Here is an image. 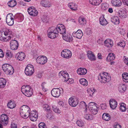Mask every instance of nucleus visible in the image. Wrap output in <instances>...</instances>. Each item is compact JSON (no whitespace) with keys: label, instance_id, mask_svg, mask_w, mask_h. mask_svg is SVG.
Wrapping results in <instances>:
<instances>
[{"label":"nucleus","instance_id":"nucleus-22","mask_svg":"<svg viewBox=\"0 0 128 128\" xmlns=\"http://www.w3.org/2000/svg\"><path fill=\"white\" fill-rule=\"evenodd\" d=\"M104 44L108 48H111L113 46V42L110 39H108L104 41Z\"/></svg>","mask_w":128,"mask_h":128},{"label":"nucleus","instance_id":"nucleus-10","mask_svg":"<svg viewBox=\"0 0 128 128\" xmlns=\"http://www.w3.org/2000/svg\"><path fill=\"white\" fill-rule=\"evenodd\" d=\"M13 16V14L11 13L8 14L7 15L6 18V22L8 25L12 26L14 24Z\"/></svg>","mask_w":128,"mask_h":128},{"label":"nucleus","instance_id":"nucleus-23","mask_svg":"<svg viewBox=\"0 0 128 128\" xmlns=\"http://www.w3.org/2000/svg\"><path fill=\"white\" fill-rule=\"evenodd\" d=\"M111 2L112 5L115 7H120L122 4L120 0H112Z\"/></svg>","mask_w":128,"mask_h":128},{"label":"nucleus","instance_id":"nucleus-54","mask_svg":"<svg viewBox=\"0 0 128 128\" xmlns=\"http://www.w3.org/2000/svg\"><path fill=\"white\" fill-rule=\"evenodd\" d=\"M53 110L54 112L56 113L60 114L61 112L60 110L56 107L55 108H53Z\"/></svg>","mask_w":128,"mask_h":128},{"label":"nucleus","instance_id":"nucleus-39","mask_svg":"<svg viewBox=\"0 0 128 128\" xmlns=\"http://www.w3.org/2000/svg\"><path fill=\"white\" fill-rule=\"evenodd\" d=\"M8 5L9 7H13L16 5V2L14 0H11L8 3Z\"/></svg>","mask_w":128,"mask_h":128},{"label":"nucleus","instance_id":"nucleus-36","mask_svg":"<svg viewBox=\"0 0 128 128\" xmlns=\"http://www.w3.org/2000/svg\"><path fill=\"white\" fill-rule=\"evenodd\" d=\"M123 81L125 82H128V73L124 72L122 74Z\"/></svg>","mask_w":128,"mask_h":128},{"label":"nucleus","instance_id":"nucleus-62","mask_svg":"<svg viewBox=\"0 0 128 128\" xmlns=\"http://www.w3.org/2000/svg\"><path fill=\"white\" fill-rule=\"evenodd\" d=\"M124 62L128 66V58H125L124 59Z\"/></svg>","mask_w":128,"mask_h":128},{"label":"nucleus","instance_id":"nucleus-4","mask_svg":"<svg viewBox=\"0 0 128 128\" xmlns=\"http://www.w3.org/2000/svg\"><path fill=\"white\" fill-rule=\"evenodd\" d=\"M63 93V89L61 88H53L51 91V94L52 96L55 98H58L61 94Z\"/></svg>","mask_w":128,"mask_h":128},{"label":"nucleus","instance_id":"nucleus-3","mask_svg":"<svg viewBox=\"0 0 128 128\" xmlns=\"http://www.w3.org/2000/svg\"><path fill=\"white\" fill-rule=\"evenodd\" d=\"M96 105L94 102H90L88 104V108L89 110L92 114L94 115L96 114L98 112V107Z\"/></svg>","mask_w":128,"mask_h":128},{"label":"nucleus","instance_id":"nucleus-13","mask_svg":"<svg viewBox=\"0 0 128 128\" xmlns=\"http://www.w3.org/2000/svg\"><path fill=\"white\" fill-rule=\"evenodd\" d=\"M28 12L30 16H35L38 15V11L33 6L29 7L28 9Z\"/></svg>","mask_w":128,"mask_h":128},{"label":"nucleus","instance_id":"nucleus-51","mask_svg":"<svg viewBox=\"0 0 128 128\" xmlns=\"http://www.w3.org/2000/svg\"><path fill=\"white\" fill-rule=\"evenodd\" d=\"M26 113L25 112H23L22 111L20 110V114L21 116L23 118H27L28 116H27Z\"/></svg>","mask_w":128,"mask_h":128},{"label":"nucleus","instance_id":"nucleus-47","mask_svg":"<svg viewBox=\"0 0 128 128\" xmlns=\"http://www.w3.org/2000/svg\"><path fill=\"white\" fill-rule=\"evenodd\" d=\"M38 128H47L46 124L43 122H41L38 125Z\"/></svg>","mask_w":128,"mask_h":128},{"label":"nucleus","instance_id":"nucleus-9","mask_svg":"<svg viewBox=\"0 0 128 128\" xmlns=\"http://www.w3.org/2000/svg\"><path fill=\"white\" fill-rule=\"evenodd\" d=\"M61 55L63 58H69L72 56V53L71 51L70 50L68 49H65L62 52Z\"/></svg>","mask_w":128,"mask_h":128},{"label":"nucleus","instance_id":"nucleus-12","mask_svg":"<svg viewBox=\"0 0 128 128\" xmlns=\"http://www.w3.org/2000/svg\"><path fill=\"white\" fill-rule=\"evenodd\" d=\"M36 61L38 63L43 64L46 63L47 59L45 56H40L37 58Z\"/></svg>","mask_w":128,"mask_h":128},{"label":"nucleus","instance_id":"nucleus-56","mask_svg":"<svg viewBox=\"0 0 128 128\" xmlns=\"http://www.w3.org/2000/svg\"><path fill=\"white\" fill-rule=\"evenodd\" d=\"M45 84V82H43L42 84V90L44 92H46V89L44 88V85Z\"/></svg>","mask_w":128,"mask_h":128},{"label":"nucleus","instance_id":"nucleus-52","mask_svg":"<svg viewBox=\"0 0 128 128\" xmlns=\"http://www.w3.org/2000/svg\"><path fill=\"white\" fill-rule=\"evenodd\" d=\"M38 116V114L36 111V110H34L33 111H32L31 113H30V115L29 116ZM29 116V115H28Z\"/></svg>","mask_w":128,"mask_h":128},{"label":"nucleus","instance_id":"nucleus-1","mask_svg":"<svg viewBox=\"0 0 128 128\" xmlns=\"http://www.w3.org/2000/svg\"><path fill=\"white\" fill-rule=\"evenodd\" d=\"M32 89L29 85H24L22 87V92L27 97H30L32 94Z\"/></svg>","mask_w":128,"mask_h":128},{"label":"nucleus","instance_id":"nucleus-29","mask_svg":"<svg viewBox=\"0 0 128 128\" xmlns=\"http://www.w3.org/2000/svg\"><path fill=\"white\" fill-rule=\"evenodd\" d=\"M111 21L115 24H118L120 22L118 18L116 16L112 17L111 18Z\"/></svg>","mask_w":128,"mask_h":128},{"label":"nucleus","instance_id":"nucleus-49","mask_svg":"<svg viewBox=\"0 0 128 128\" xmlns=\"http://www.w3.org/2000/svg\"><path fill=\"white\" fill-rule=\"evenodd\" d=\"M43 108L44 110L46 112L50 110V109L49 106L46 104H44L43 106Z\"/></svg>","mask_w":128,"mask_h":128},{"label":"nucleus","instance_id":"nucleus-64","mask_svg":"<svg viewBox=\"0 0 128 128\" xmlns=\"http://www.w3.org/2000/svg\"><path fill=\"white\" fill-rule=\"evenodd\" d=\"M108 12L110 13H112L113 12V10L112 8H109L108 10Z\"/></svg>","mask_w":128,"mask_h":128},{"label":"nucleus","instance_id":"nucleus-55","mask_svg":"<svg viewBox=\"0 0 128 128\" xmlns=\"http://www.w3.org/2000/svg\"><path fill=\"white\" fill-rule=\"evenodd\" d=\"M102 109L103 110L106 109L107 107V105L105 104H100Z\"/></svg>","mask_w":128,"mask_h":128},{"label":"nucleus","instance_id":"nucleus-59","mask_svg":"<svg viewBox=\"0 0 128 128\" xmlns=\"http://www.w3.org/2000/svg\"><path fill=\"white\" fill-rule=\"evenodd\" d=\"M4 56V54L2 50L0 49V58H2Z\"/></svg>","mask_w":128,"mask_h":128},{"label":"nucleus","instance_id":"nucleus-18","mask_svg":"<svg viewBox=\"0 0 128 128\" xmlns=\"http://www.w3.org/2000/svg\"><path fill=\"white\" fill-rule=\"evenodd\" d=\"M60 76H61L64 78V80L66 82L69 78V74L66 71H61L59 73Z\"/></svg>","mask_w":128,"mask_h":128},{"label":"nucleus","instance_id":"nucleus-32","mask_svg":"<svg viewBox=\"0 0 128 128\" xmlns=\"http://www.w3.org/2000/svg\"><path fill=\"white\" fill-rule=\"evenodd\" d=\"M100 24L102 26H106L108 23L104 16L100 17Z\"/></svg>","mask_w":128,"mask_h":128},{"label":"nucleus","instance_id":"nucleus-50","mask_svg":"<svg viewBox=\"0 0 128 128\" xmlns=\"http://www.w3.org/2000/svg\"><path fill=\"white\" fill-rule=\"evenodd\" d=\"M30 116V120L34 122L36 120L38 117V116H36V115L34 116Z\"/></svg>","mask_w":128,"mask_h":128},{"label":"nucleus","instance_id":"nucleus-14","mask_svg":"<svg viewBox=\"0 0 128 128\" xmlns=\"http://www.w3.org/2000/svg\"><path fill=\"white\" fill-rule=\"evenodd\" d=\"M8 117L7 115L5 114H2L0 118V121L4 126H6L8 123Z\"/></svg>","mask_w":128,"mask_h":128},{"label":"nucleus","instance_id":"nucleus-16","mask_svg":"<svg viewBox=\"0 0 128 128\" xmlns=\"http://www.w3.org/2000/svg\"><path fill=\"white\" fill-rule=\"evenodd\" d=\"M72 35L74 37L80 39L81 38L83 34L81 30H78L76 32H74L72 33Z\"/></svg>","mask_w":128,"mask_h":128},{"label":"nucleus","instance_id":"nucleus-6","mask_svg":"<svg viewBox=\"0 0 128 128\" xmlns=\"http://www.w3.org/2000/svg\"><path fill=\"white\" fill-rule=\"evenodd\" d=\"M55 30H57V33L64 35L66 33V29L64 26L62 24H58L56 27L55 28Z\"/></svg>","mask_w":128,"mask_h":128},{"label":"nucleus","instance_id":"nucleus-37","mask_svg":"<svg viewBox=\"0 0 128 128\" xmlns=\"http://www.w3.org/2000/svg\"><path fill=\"white\" fill-rule=\"evenodd\" d=\"M80 84L82 85L86 86L88 84V81L86 80L84 78H81L79 80Z\"/></svg>","mask_w":128,"mask_h":128},{"label":"nucleus","instance_id":"nucleus-61","mask_svg":"<svg viewBox=\"0 0 128 128\" xmlns=\"http://www.w3.org/2000/svg\"><path fill=\"white\" fill-rule=\"evenodd\" d=\"M11 128H17V126L15 124L12 123L11 124Z\"/></svg>","mask_w":128,"mask_h":128},{"label":"nucleus","instance_id":"nucleus-11","mask_svg":"<svg viewBox=\"0 0 128 128\" xmlns=\"http://www.w3.org/2000/svg\"><path fill=\"white\" fill-rule=\"evenodd\" d=\"M68 103L71 106L73 107H75L78 104V100L76 97H72L69 99Z\"/></svg>","mask_w":128,"mask_h":128},{"label":"nucleus","instance_id":"nucleus-27","mask_svg":"<svg viewBox=\"0 0 128 128\" xmlns=\"http://www.w3.org/2000/svg\"><path fill=\"white\" fill-rule=\"evenodd\" d=\"M16 57L18 60H19L22 61L24 60L25 58L24 54L22 52L20 53H18L16 54Z\"/></svg>","mask_w":128,"mask_h":128},{"label":"nucleus","instance_id":"nucleus-60","mask_svg":"<svg viewBox=\"0 0 128 128\" xmlns=\"http://www.w3.org/2000/svg\"><path fill=\"white\" fill-rule=\"evenodd\" d=\"M122 1L124 5L128 6V0H122Z\"/></svg>","mask_w":128,"mask_h":128},{"label":"nucleus","instance_id":"nucleus-53","mask_svg":"<svg viewBox=\"0 0 128 128\" xmlns=\"http://www.w3.org/2000/svg\"><path fill=\"white\" fill-rule=\"evenodd\" d=\"M118 46L123 48H124L125 45V42L124 41H121L118 44Z\"/></svg>","mask_w":128,"mask_h":128},{"label":"nucleus","instance_id":"nucleus-33","mask_svg":"<svg viewBox=\"0 0 128 128\" xmlns=\"http://www.w3.org/2000/svg\"><path fill=\"white\" fill-rule=\"evenodd\" d=\"M4 33V31L0 32V40L3 42H6L8 40L7 36H6Z\"/></svg>","mask_w":128,"mask_h":128},{"label":"nucleus","instance_id":"nucleus-57","mask_svg":"<svg viewBox=\"0 0 128 128\" xmlns=\"http://www.w3.org/2000/svg\"><path fill=\"white\" fill-rule=\"evenodd\" d=\"M58 104L60 106H63L64 105V103L63 101L62 100H59L58 101Z\"/></svg>","mask_w":128,"mask_h":128},{"label":"nucleus","instance_id":"nucleus-2","mask_svg":"<svg viewBox=\"0 0 128 128\" xmlns=\"http://www.w3.org/2000/svg\"><path fill=\"white\" fill-rule=\"evenodd\" d=\"M2 68L7 74L11 75L14 72V69L12 66L8 64H4L2 65Z\"/></svg>","mask_w":128,"mask_h":128},{"label":"nucleus","instance_id":"nucleus-25","mask_svg":"<svg viewBox=\"0 0 128 128\" xmlns=\"http://www.w3.org/2000/svg\"><path fill=\"white\" fill-rule=\"evenodd\" d=\"M87 70L84 68H80L78 69L77 70V73L79 75H84L87 73Z\"/></svg>","mask_w":128,"mask_h":128},{"label":"nucleus","instance_id":"nucleus-58","mask_svg":"<svg viewBox=\"0 0 128 128\" xmlns=\"http://www.w3.org/2000/svg\"><path fill=\"white\" fill-rule=\"evenodd\" d=\"M66 82H68V83H70L71 84L74 82V80L73 79L70 78H68V80Z\"/></svg>","mask_w":128,"mask_h":128},{"label":"nucleus","instance_id":"nucleus-44","mask_svg":"<svg viewBox=\"0 0 128 128\" xmlns=\"http://www.w3.org/2000/svg\"><path fill=\"white\" fill-rule=\"evenodd\" d=\"M84 118L87 120H92L93 116L91 114H85L84 116Z\"/></svg>","mask_w":128,"mask_h":128},{"label":"nucleus","instance_id":"nucleus-38","mask_svg":"<svg viewBox=\"0 0 128 128\" xmlns=\"http://www.w3.org/2000/svg\"><path fill=\"white\" fill-rule=\"evenodd\" d=\"M6 80L3 78H0V88H4L6 85Z\"/></svg>","mask_w":128,"mask_h":128},{"label":"nucleus","instance_id":"nucleus-41","mask_svg":"<svg viewBox=\"0 0 128 128\" xmlns=\"http://www.w3.org/2000/svg\"><path fill=\"white\" fill-rule=\"evenodd\" d=\"M8 107L10 109L14 108L16 106V105L14 102L11 101H10L7 104Z\"/></svg>","mask_w":128,"mask_h":128},{"label":"nucleus","instance_id":"nucleus-40","mask_svg":"<svg viewBox=\"0 0 128 128\" xmlns=\"http://www.w3.org/2000/svg\"><path fill=\"white\" fill-rule=\"evenodd\" d=\"M96 90L94 88H89L87 90V92L90 96H92Z\"/></svg>","mask_w":128,"mask_h":128},{"label":"nucleus","instance_id":"nucleus-43","mask_svg":"<svg viewBox=\"0 0 128 128\" xmlns=\"http://www.w3.org/2000/svg\"><path fill=\"white\" fill-rule=\"evenodd\" d=\"M108 4L106 3H102L101 4V8L103 10H106L108 8Z\"/></svg>","mask_w":128,"mask_h":128},{"label":"nucleus","instance_id":"nucleus-8","mask_svg":"<svg viewBox=\"0 0 128 128\" xmlns=\"http://www.w3.org/2000/svg\"><path fill=\"white\" fill-rule=\"evenodd\" d=\"M50 31L49 32L48 34V36L51 39H54L58 36V33L57 30H55V28L53 27L50 28Z\"/></svg>","mask_w":128,"mask_h":128},{"label":"nucleus","instance_id":"nucleus-15","mask_svg":"<svg viewBox=\"0 0 128 128\" xmlns=\"http://www.w3.org/2000/svg\"><path fill=\"white\" fill-rule=\"evenodd\" d=\"M10 46L11 49L13 50H15L18 49V42L15 40H12L10 41Z\"/></svg>","mask_w":128,"mask_h":128},{"label":"nucleus","instance_id":"nucleus-5","mask_svg":"<svg viewBox=\"0 0 128 128\" xmlns=\"http://www.w3.org/2000/svg\"><path fill=\"white\" fill-rule=\"evenodd\" d=\"M98 79L100 82L102 83H106L109 82L111 80V77L109 76H104L103 74H99L98 76Z\"/></svg>","mask_w":128,"mask_h":128},{"label":"nucleus","instance_id":"nucleus-42","mask_svg":"<svg viewBox=\"0 0 128 128\" xmlns=\"http://www.w3.org/2000/svg\"><path fill=\"white\" fill-rule=\"evenodd\" d=\"M126 109V105L124 103L121 104L120 107V111L124 112L125 111Z\"/></svg>","mask_w":128,"mask_h":128},{"label":"nucleus","instance_id":"nucleus-34","mask_svg":"<svg viewBox=\"0 0 128 128\" xmlns=\"http://www.w3.org/2000/svg\"><path fill=\"white\" fill-rule=\"evenodd\" d=\"M102 118L104 120L108 121L110 119L111 117L108 113H105L102 115Z\"/></svg>","mask_w":128,"mask_h":128},{"label":"nucleus","instance_id":"nucleus-45","mask_svg":"<svg viewBox=\"0 0 128 128\" xmlns=\"http://www.w3.org/2000/svg\"><path fill=\"white\" fill-rule=\"evenodd\" d=\"M126 12L124 10L120 11L118 13L119 16L121 18H125L126 16Z\"/></svg>","mask_w":128,"mask_h":128},{"label":"nucleus","instance_id":"nucleus-21","mask_svg":"<svg viewBox=\"0 0 128 128\" xmlns=\"http://www.w3.org/2000/svg\"><path fill=\"white\" fill-rule=\"evenodd\" d=\"M87 56L88 58L91 60H96V57L94 53L90 51H88L87 52Z\"/></svg>","mask_w":128,"mask_h":128},{"label":"nucleus","instance_id":"nucleus-7","mask_svg":"<svg viewBox=\"0 0 128 128\" xmlns=\"http://www.w3.org/2000/svg\"><path fill=\"white\" fill-rule=\"evenodd\" d=\"M34 71V66L31 64L28 65L25 70V73L27 76L32 75Z\"/></svg>","mask_w":128,"mask_h":128},{"label":"nucleus","instance_id":"nucleus-31","mask_svg":"<svg viewBox=\"0 0 128 128\" xmlns=\"http://www.w3.org/2000/svg\"><path fill=\"white\" fill-rule=\"evenodd\" d=\"M41 4L42 6L45 7H49L51 6L50 3L47 0H44L42 1Z\"/></svg>","mask_w":128,"mask_h":128},{"label":"nucleus","instance_id":"nucleus-20","mask_svg":"<svg viewBox=\"0 0 128 128\" xmlns=\"http://www.w3.org/2000/svg\"><path fill=\"white\" fill-rule=\"evenodd\" d=\"M30 108L28 106L24 105L22 106L20 108V110L23 112H25L28 115H30Z\"/></svg>","mask_w":128,"mask_h":128},{"label":"nucleus","instance_id":"nucleus-35","mask_svg":"<svg viewBox=\"0 0 128 128\" xmlns=\"http://www.w3.org/2000/svg\"><path fill=\"white\" fill-rule=\"evenodd\" d=\"M78 22L82 26L86 24V20L83 17L80 16L78 19Z\"/></svg>","mask_w":128,"mask_h":128},{"label":"nucleus","instance_id":"nucleus-28","mask_svg":"<svg viewBox=\"0 0 128 128\" xmlns=\"http://www.w3.org/2000/svg\"><path fill=\"white\" fill-rule=\"evenodd\" d=\"M115 54L113 53H109L106 58V60L108 62L111 61L115 59Z\"/></svg>","mask_w":128,"mask_h":128},{"label":"nucleus","instance_id":"nucleus-30","mask_svg":"<svg viewBox=\"0 0 128 128\" xmlns=\"http://www.w3.org/2000/svg\"><path fill=\"white\" fill-rule=\"evenodd\" d=\"M90 3L94 6L99 5L102 2V0H89Z\"/></svg>","mask_w":128,"mask_h":128},{"label":"nucleus","instance_id":"nucleus-63","mask_svg":"<svg viewBox=\"0 0 128 128\" xmlns=\"http://www.w3.org/2000/svg\"><path fill=\"white\" fill-rule=\"evenodd\" d=\"M80 104H82L83 106H84L86 107L87 106V105L86 103L84 101H82L81 102Z\"/></svg>","mask_w":128,"mask_h":128},{"label":"nucleus","instance_id":"nucleus-17","mask_svg":"<svg viewBox=\"0 0 128 128\" xmlns=\"http://www.w3.org/2000/svg\"><path fill=\"white\" fill-rule=\"evenodd\" d=\"M62 37L64 40L68 42H71L73 40V38L72 36L69 34H66L65 33L64 35H62Z\"/></svg>","mask_w":128,"mask_h":128},{"label":"nucleus","instance_id":"nucleus-24","mask_svg":"<svg viewBox=\"0 0 128 128\" xmlns=\"http://www.w3.org/2000/svg\"><path fill=\"white\" fill-rule=\"evenodd\" d=\"M126 85L122 83L120 84L118 86V90L121 93H124L126 90Z\"/></svg>","mask_w":128,"mask_h":128},{"label":"nucleus","instance_id":"nucleus-26","mask_svg":"<svg viewBox=\"0 0 128 128\" xmlns=\"http://www.w3.org/2000/svg\"><path fill=\"white\" fill-rule=\"evenodd\" d=\"M68 7L72 11H74L77 10V6L76 4L74 2H71L68 4Z\"/></svg>","mask_w":128,"mask_h":128},{"label":"nucleus","instance_id":"nucleus-19","mask_svg":"<svg viewBox=\"0 0 128 128\" xmlns=\"http://www.w3.org/2000/svg\"><path fill=\"white\" fill-rule=\"evenodd\" d=\"M109 104L110 107L112 109H115L117 106V102L114 100L110 99L109 101Z\"/></svg>","mask_w":128,"mask_h":128},{"label":"nucleus","instance_id":"nucleus-46","mask_svg":"<svg viewBox=\"0 0 128 128\" xmlns=\"http://www.w3.org/2000/svg\"><path fill=\"white\" fill-rule=\"evenodd\" d=\"M5 56L8 58L12 57V54L10 51H7L6 53Z\"/></svg>","mask_w":128,"mask_h":128},{"label":"nucleus","instance_id":"nucleus-48","mask_svg":"<svg viewBox=\"0 0 128 128\" xmlns=\"http://www.w3.org/2000/svg\"><path fill=\"white\" fill-rule=\"evenodd\" d=\"M77 125L80 127H82L84 125V122L83 121L81 120H78L76 122Z\"/></svg>","mask_w":128,"mask_h":128}]
</instances>
